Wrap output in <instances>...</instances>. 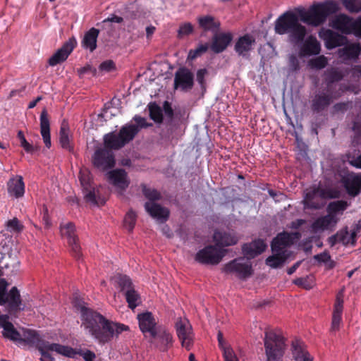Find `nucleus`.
<instances>
[{
	"label": "nucleus",
	"mask_w": 361,
	"mask_h": 361,
	"mask_svg": "<svg viewBox=\"0 0 361 361\" xmlns=\"http://www.w3.org/2000/svg\"><path fill=\"white\" fill-rule=\"evenodd\" d=\"M75 306L80 312L82 326L100 343L110 341L114 333L119 334L129 329L125 324L110 322L100 313L80 303H75Z\"/></svg>",
	"instance_id": "obj_1"
},
{
	"label": "nucleus",
	"mask_w": 361,
	"mask_h": 361,
	"mask_svg": "<svg viewBox=\"0 0 361 361\" xmlns=\"http://www.w3.org/2000/svg\"><path fill=\"white\" fill-rule=\"evenodd\" d=\"M8 285L5 279H0V305H6L8 312L10 314H14L20 310H23L25 305L22 303L20 294L17 287L13 286L7 292ZM8 319V314L0 315V326L4 329L2 332L4 336L12 341L20 340V333Z\"/></svg>",
	"instance_id": "obj_2"
},
{
	"label": "nucleus",
	"mask_w": 361,
	"mask_h": 361,
	"mask_svg": "<svg viewBox=\"0 0 361 361\" xmlns=\"http://www.w3.org/2000/svg\"><path fill=\"white\" fill-rule=\"evenodd\" d=\"M338 5L333 1L313 4L307 11H300L299 16L303 23L317 27L324 24L327 18L337 12Z\"/></svg>",
	"instance_id": "obj_3"
},
{
	"label": "nucleus",
	"mask_w": 361,
	"mask_h": 361,
	"mask_svg": "<svg viewBox=\"0 0 361 361\" xmlns=\"http://www.w3.org/2000/svg\"><path fill=\"white\" fill-rule=\"evenodd\" d=\"M27 340L32 343L42 355L40 361H54V358L49 353V351L56 352L68 357H74L76 354L75 350L69 346L63 345L59 343H51L47 341L42 339L39 335L35 331L28 332Z\"/></svg>",
	"instance_id": "obj_4"
},
{
	"label": "nucleus",
	"mask_w": 361,
	"mask_h": 361,
	"mask_svg": "<svg viewBox=\"0 0 361 361\" xmlns=\"http://www.w3.org/2000/svg\"><path fill=\"white\" fill-rule=\"evenodd\" d=\"M138 133L137 126L131 124L123 126L118 133L111 132L104 137V147L109 150H118L134 139Z\"/></svg>",
	"instance_id": "obj_5"
},
{
	"label": "nucleus",
	"mask_w": 361,
	"mask_h": 361,
	"mask_svg": "<svg viewBox=\"0 0 361 361\" xmlns=\"http://www.w3.org/2000/svg\"><path fill=\"white\" fill-rule=\"evenodd\" d=\"M267 361H282L286 345L284 338L274 331H267L264 339Z\"/></svg>",
	"instance_id": "obj_6"
},
{
	"label": "nucleus",
	"mask_w": 361,
	"mask_h": 361,
	"mask_svg": "<svg viewBox=\"0 0 361 361\" xmlns=\"http://www.w3.org/2000/svg\"><path fill=\"white\" fill-rule=\"evenodd\" d=\"M227 253V250L209 245L200 250L195 259L202 264L216 265L221 262Z\"/></svg>",
	"instance_id": "obj_7"
},
{
	"label": "nucleus",
	"mask_w": 361,
	"mask_h": 361,
	"mask_svg": "<svg viewBox=\"0 0 361 361\" xmlns=\"http://www.w3.org/2000/svg\"><path fill=\"white\" fill-rule=\"evenodd\" d=\"M243 257L235 258L226 263L222 271L226 274H235L238 279L245 280L253 274L252 264L242 262Z\"/></svg>",
	"instance_id": "obj_8"
},
{
	"label": "nucleus",
	"mask_w": 361,
	"mask_h": 361,
	"mask_svg": "<svg viewBox=\"0 0 361 361\" xmlns=\"http://www.w3.org/2000/svg\"><path fill=\"white\" fill-rule=\"evenodd\" d=\"M92 164L94 167L106 171L115 166L116 160L114 152L106 147L95 150L92 156Z\"/></svg>",
	"instance_id": "obj_9"
},
{
	"label": "nucleus",
	"mask_w": 361,
	"mask_h": 361,
	"mask_svg": "<svg viewBox=\"0 0 361 361\" xmlns=\"http://www.w3.org/2000/svg\"><path fill=\"white\" fill-rule=\"evenodd\" d=\"M60 231L61 235L67 238L73 256L76 259H80L82 255L81 247L78 238L75 235V227L73 223L68 222L64 225H61Z\"/></svg>",
	"instance_id": "obj_10"
},
{
	"label": "nucleus",
	"mask_w": 361,
	"mask_h": 361,
	"mask_svg": "<svg viewBox=\"0 0 361 361\" xmlns=\"http://www.w3.org/2000/svg\"><path fill=\"white\" fill-rule=\"evenodd\" d=\"M173 86L176 90L180 89L183 92H188L194 86V75L186 67L179 68L174 75Z\"/></svg>",
	"instance_id": "obj_11"
},
{
	"label": "nucleus",
	"mask_w": 361,
	"mask_h": 361,
	"mask_svg": "<svg viewBox=\"0 0 361 361\" xmlns=\"http://www.w3.org/2000/svg\"><path fill=\"white\" fill-rule=\"evenodd\" d=\"M177 336L181 342L183 347L188 350L190 349L193 343V333L192 326L187 319L179 318L176 322Z\"/></svg>",
	"instance_id": "obj_12"
},
{
	"label": "nucleus",
	"mask_w": 361,
	"mask_h": 361,
	"mask_svg": "<svg viewBox=\"0 0 361 361\" xmlns=\"http://www.w3.org/2000/svg\"><path fill=\"white\" fill-rule=\"evenodd\" d=\"M341 183L350 197H355L361 192V174L348 173L341 177Z\"/></svg>",
	"instance_id": "obj_13"
},
{
	"label": "nucleus",
	"mask_w": 361,
	"mask_h": 361,
	"mask_svg": "<svg viewBox=\"0 0 361 361\" xmlns=\"http://www.w3.org/2000/svg\"><path fill=\"white\" fill-rule=\"evenodd\" d=\"M300 236V235L298 232L290 233L283 231L279 233L271 241V251L286 253V248L293 244L295 238H299Z\"/></svg>",
	"instance_id": "obj_14"
},
{
	"label": "nucleus",
	"mask_w": 361,
	"mask_h": 361,
	"mask_svg": "<svg viewBox=\"0 0 361 361\" xmlns=\"http://www.w3.org/2000/svg\"><path fill=\"white\" fill-rule=\"evenodd\" d=\"M298 18V16L293 12H285L274 23L275 32L280 35L288 34Z\"/></svg>",
	"instance_id": "obj_15"
},
{
	"label": "nucleus",
	"mask_w": 361,
	"mask_h": 361,
	"mask_svg": "<svg viewBox=\"0 0 361 361\" xmlns=\"http://www.w3.org/2000/svg\"><path fill=\"white\" fill-rule=\"evenodd\" d=\"M76 45L77 41L75 37L70 38L49 58L48 61L49 66H55L64 62Z\"/></svg>",
	"instance_id": "obj_16"
},
{
	"label": "nucleus",
	"mask_w": 361,
	"mask_h": 361,
	"mask_svg": "<svg viewBox=\"0 0 361 361\" xmlns=\"http://www.w3.org/2000/svg\"><path fill=\"white\" fill-rule=\"evenodd\" d=\"M154 336H150V342L162 352H166L173 345V336L164 327L158 326Z\"/></svg>",
	"instance_id": "obj_17"
},
{
	"label": "nucleus",
	"mask_w": 361,
	"mask_h": 361,
	"mask_svg": "<svg viewBox=\"0 0 361 361\" xmlns=\"http://www.w3.org/2000/svg\"><path fill=\"white\" fill-rule=\"evenodd\" d=\"M139 323L140 331L146 336L149 334L150 336H154L158 327L157 326V322L153 314L150 312L146 311L140 313L137 316Z\"/></svg>",
	"instance_id": "obj_18"
},
{
	"label": "nucleus",
	"mask_w": 361,
	"mask_h": 361,
	"mask_svg": "<svg viewBox=\"0 0 361 361\" xmlns=\"http://www.w3.org/2000/svg\"><path fill=\"white\" fill-rule=\"evenodd\" d=\"M267 248V244L262 239H255L242 245V252L245 258L252 259L261 255Z\"/></svg>",
	"instance_id": "obj_19"
},
{
	"label": "nucleus",
	"mask_w": 361,
	"mask_h": 361,
	"mask_svg": "<svg viewBox=\"0 0 361 361\" xmlns=\"http://www.w3.org/2000/svg\"><path fill=\"white\" fill-rule=\"evenodd\" d=\"M233 39V35L231 32L214 33L210 49L215 54H219L226 49Z\"/></svg>",
	"instance_id": "obj_20"
},
{
	"label": "nucleus",
	"mask_w": 361,
	"mask_h": 361,
	"mask_svg": "<svg viewBox=\"0 0 361 361\" xmlns=\"http://www.w3.org/2000/svg\"><path fill=\"white\" fill-rule=\"evenodd\" d=\"M335 98L332 91L322 92L316 94L312 102V110L317 113L321 112L326 109Z\"/></svg>",
	"instance_id": "obj_21"
},
{
	"label": "nucleus",
	"mask_w": 361,
	"mask_h": 361,
	"mask_svg": "<svg viewBox=\"0 0 361 361\" xmlns=\"http://www.w3.org/2000/svg\"><path fill=\"white\" fill-rule=\"evenodd\" d=\"M146 212L154 219L161 222H166L169 218L170 212L169 209L162 207L159 204L147 202L145 204Z\"/></svg>",
	"instance_id": "obj_22"
},
{
	"label": "nucleus",
	"mask_w": 361,
	"mask_h": 361,
	"mask_svg": "<svg viewBox=\"0 0 361 361\" xmlns=\"http://www.w3.org/2000/svg\"><path fill=\"white\" fill-rule=\"evenodd\" d=\"M109 182L121 190H126L129 185L128 174L124 169H116L108 173Z\"/></svg>",
	"instance_id": "obj_23"
},
{
	"label": "nucleus",
	"mask_w": 361,
	"mask_h": 361,
	"mask_svg": "<svg viewBox=\"0 0 361 361\" xmlns=\"http://www.w3.org/2000/svg\"><path fill=\"white\" fill-rule=\"evenodd\" d=\"M8 193L16 199L23 197L25 194V183L21 176L11 177L7 183Z\"/></svg>",
	"instance_id": "obj_24"
},
{
	"label": "nucleus",
	"mask_w": 361,
	"mask_h": 361,
	"mask_svg": "<svg viewBox=\"0 0 361 361\" xmlns=\"http://www.w3.org/2000/svg\"><path fill=\"white\" fill-rule=\"evenodd\" d=\"M321 51V46L317 38L309 36L300 48L299 55L301 57L317 55Z\"/></svg>",
	"instance_id": "obj_25"
},
{
	"label": "nucleus",
	"mask_w": 361,
	"mask_h": 361,
	"mask_svg": "<svg viewBox=\"0 0 361 361\" xmlns=\"http://www.w3.org/2000/svg\"><path fill=\"white\" fill-rule=\"evenodd\" d=\"M255 44V37L249 34H245L238 38L234 46V50L239 56L245 57L252 50Z\"/></svg>",
	"instance_id": "obj_26"
},
{
	"label": "nucleus",
	"mask_w": 361,
	"mask_h": 361,
	"mask_svg": "<svg viewBox=\"0 0 361 361\" xmlns=\"http://www.w3.org/2000/svg\"><path fill=\"white\" fill-rule=\"evenodd\" d=\"M353 19L345 14L337 15L331 22V26L342 33L352 34Z\"/></svg>",
	"instance_id": "obj_27"
},
{
	"label": "nucleus",
	"mask_w": 361,
	"mask_h": 361,
	"mask_svg": "<svg viewBox=\"0 0 361 361\" xmlns=\"http://www.w3.org/2000/svg\"><path fill=\"white\" fill-rule=\"evenodd\" d=\"M0 263L1 269L6 275L16 272L20 265V261L17 255L9 252L1 257Z\"/></svg>",
	"instance_id": "obj_28"
},
{
	"label": "nucleus",
	"mask_w": 361,
	"mask_h": 361,
	"mask_svg": "<svg viewBox=\"0 0 361 361\" xmlns=\"http://www.w3.org/2000/svg\"><path fill=\"white\" fill-rule=\"evenodd\" d=\"M213 240L215 242V245L219 248L234 245L238 242V238L235 235L220 231L214 232Z\"/></svg>",
	"instance_id": "obj_29"
},
{
	"label": "nucleus",
	"mask_w": 361,
	"mask_h": 361,
	"mask_svg": "<svg viewBox=\"0 0 361 361\" xmlns=\"http://www.w3.org/2000/svg\"><path fill=\"white\" fill-rule=\"evenodd\" d=\"M40 133L45 146L50 148L51 146L50 135V123L48 113L46 109H44L40 114Z\"/></svg>",
	"instance_id": "obj_30"
},
{
	"label": "nucleus",
	"mask_w": 361,
	"mask_h": 361,
	"mask_svg": "<svg viewBox=\"0 0 361 361\" xmlns=\"http://www.w3.org/2000/svg\"><path fill=\"white\" fill-rule=\"evenodd\" d=\"M347 43L348 39L346 37L332 30L326 31L325 44L327 49H332L337 47L345 45Z\"/></svg>",
	"instance_id": "obj_31"
},
{
	"label": "nucleus",
	"mask_w": 361,
	"mask_h": 361,
	"mask_svg": "<svg viewBox=\"0 0 361 361\" xmlns=\"http://www.w3.org/2000/svg\"><path fill=\"white\" fill-rule=\"evenodd\" d=\"M197 22L200 28L203 31H210L214 34L218 32L221 26L220 22L209 15L199 17Z\"/></svg>",
	"instance_id": "obj_32"
},
{
	"label": "nucleus",
	"mask_w": 361,
	"mask_h": 361,
	"mask_svg": "<svg viewBox=\"0 0 361 361\" xmlns=\"http://www.w3.org/2000/svg\"><path fill=\"white\" fill-rule=\"evenodd\" d=\"M307 35L306 27L299 23V19L296 20L294 26L291 28L288 33V38L290 42L293 44H299L304 41Z\"/></svg>",
	"instance_id": "obj_33"
},
{
	"label": "nucleus",
	"mask_w": 361,
	"mask_h": 361,
	"mask_svg": "<svg viewBox=\"0 0 361 361\" xmlns=\"http://www.w3.org/2000/svg\"><path fill=\"white\" fill-rule=\"evenodd\" d=\"M293 356L295 361H313L303 343L295 341L292 343Z\"/></svg>",
	"instance_id": "obj_34"
},
{
	"label": "nucleus",
	"mask_w": 361,
	"mask_h": 361,
	"mask_svg": "<svg viewBox=\"0 0 361 361\" xmlns=\"http://www.w3.org/2000/svg\"><path fill=\"white\" fill-rule=\"evenodd\" d=\"M337 216H333L327 213L326 215L317 218L312 224V228L314 231L326 230L331 225L335 226L338 221Z\"/></svg>",
	"instance_id": "obj_35"
},
{
	"label": "nucleus",
	"mask_w": 361,
	"mask_h": 361,
	"mask_svg": "<svg viewBox=\"0 0 361 361\" xmlns=\"http://www.w3.org/2000/svg\"><path fill=\"white\" fill-rule=\"evenodd\" d=\"M99 34V30L97 28L92 27L87 32H85L84 37L82 40V46L85 49L93 51L97 48V41Z\"/></svg>",
	"instance_id": "obj_36"
},
{
	"label": "nucleus",
	"mask_w": 361,
	"mask_h": 361,
	"mask_svg": "<svg viewBox=\"0 0 361 361\" xmlns=\"http://www.w3.org/2000/svg\"><path fill=\"white\" fill-rule=\"evenodd\" d=\"M361 52V46L359 43L345 44L338 51L339 56L345 59H356Z\"/></svg>",
	"instance_id": "obj_37"
},
{
	"label": "nucleus",
	"mask_w": 361,
	"mask_h": 361,
	"mask_svg": "<svg viewBox=\"0 0 361 361\" xmlns=\"http://www.w3.org/2000/svg\"><path fill=\"white\" fill-rule=\"evenodd\" d=\"M350 204V202L344 200L333 201L328 204L326 212L333 216H336L338 214H342Z\"/></svg>",
	"instance_id": "obj_38"
},
{
	"label": "nucleus",
	"mask_w": 361,
	"mask_h": 361,
	"mask_svg": "<svg viewBox=\"0 0 361 361\" xmlns=\"http://www.w3.org/2000/svg\"><path fill=\"white\" fill-rule=\"evenodd\" d=\"M317 191L319 196L324 200L339 199L342 196L341 190L335 186L318 187Z\"/></svg>",
	"instance_id": "obj_39"
},
{
	"label": "nucleus",
	"mask_w": 361,
	"mask_h": 361,
	"mask_svg": "<svg viewBox=\"0 0 361 361\" xmlns=\"http://www.w3.org/2000/svg\"><path fill=\"white\" fill-rule=\"evenodd\" d=\"M343 300L338 297L336 298V301L334 305V310L333 313L332 322L331 330L333 331H338L339 326L341 322V315L343 312Z\"/></svg>",
	"instance_id": "obj_40"
},
{
	"label": "nucleus",
	"mask_w": 361,
	"mask_h": 361,
	"mask_svg": "<svg viewBox=\"0 0 361 361\" xmlns=\"http://www.w3.org/2000/svg\"><path fill=\"white\" fill-rule=\"evenodd\" d=\"M273 255L266 259V264L271 268H278L281 266L288 258L284 252H272Z\"/></svg>",
	"instance_id": "obj_41"
},
{
	"label": "nucleus",
	"mask_w": 361,
	"mask_h": 361,
	"mask_svg": "<svg viewBox=\"0 0 361 361\" xmlns=\"http://www.w3.org/2000/svg\"><path fill=\"white\" fill-rule=\"evenodd\" d=\"M68 130V127L66 125H61L59 132V143L63 149L73 152V145L70 140Z\"/></svg>",
	"instance_id": "obj_42"
},
{
	"label": "nucleus",
	"mask_w": 361,
	"mask_h": 361,
	"mask_svg": "<svg viewBox=\"0 0 361 361\" xmlns=\"http://www.w3.org/2000/svg\"><path fill=\"white\" fill-rule=\"evenodd\" d=\"M189 113L185 107H179L175 109L173 121L171 126L177 128L180 124L187 123Z\"/></svg>",
	"instance_id": "obj_43"
},
{
	"label": "nucleus",
	"mask_w": 361,
	"mask_h": 361,
	"mask_svg": "<svg viewBox=\"0 0 361 361\" xmlns=\"http://www.w3.org/2000/svg\"><path fill=\"white\" fill-rule=\"evenodd\" d=\"M317 195H319V191H317V188H314L313 190L307 192L305 194V199L303 201L305 207L312 209H320L321 206L319 203L314 201V198Z\"/></svg>",
	"instance_id": "obj_44"
},
{
	"label": "nucleus",
	"mask_w": 361,
	"mask_h": 361,
	"mask_svg": "<svg viewBox=\"0 0 361 361\" xmlns=\"http://www.w3.org/2000/svg\"><path fill=\"white\" fill-rule=\"evenodd\" d=\"M115 281L122 292L125 293L134 288L130 278L127 275L121 274H116L115 276Z\"/></svg>",
	"instance_id": "obj_45"
},
{
	"label": "nucleus",
	"mask_w": 361,
	"mask_h": 361,
	"mask_svg": "<svg viewBox=\"0 0 361 361\" xmlns=\"http://www.w3.org/2000/svg\"><path fill=\"white\" fill-rule=\"evenodd\" d=\"M148 109L152 120L157 123L163 122L162 109L156 102H150L148 104Z\"/></svg>",
	"instance_id": "obj_46"
},
{
	"label": "nucleus",
	"mask_w": 361,
	"mask_h": 361,
	"mask_svg": "<svg viewBox=\"0 0 361 361\" xmlns=\"http://www.w3.org/2000/svg\"><path fill=\"white\" fill-rule=\"evenodd\" d=\"M343 78V73L337 69L329 71L326 75L327 91H331L332 84L341 81Z\"/></svg>",
	"instance_id": "obj_47"
},
{
	"label": "nucleus",
	"mask_w": 361,
	"mask_h": 361,
	"mask_svg": "<svg viewBox=\"0 0 361 361\" xmlns=\"http://www.w3.org/2000/svg\"><path fill=\"white\" fill-rule=\"evenodd\" d=\"M126 296V302L128 304V307L133 310L137 306H138L140 297L137 291L135 290L134 288L130 290H127L124 293Z\"/></svg>",
	"instance_id": "obj_48"
},
{
	"label": "nucleus",
	"mask_w": 361,
	"mask_h": 361,
	"mask_svg": "<svg viewBox=\"0 0 361 361\" xmlns=\"http://www.w3.org/2000/svg\"><path fill=\"white\" fill-rule=\"evenodd\" d=\"M142 190L145 197L149 201L154 202L159 200L161 198V195L158 190L147 188L145 185H142Z\"/></svg>",
	"instance_id": "obj_49"
},
{
	"label": "nucleus",
	"mask_w": 361,
	"mask_h": 361,
	"mask_svg": "<svg viewBox=\"0 0 361 361\" xmlns=\"http://www.w3.org/2000/svg\"><path fill=\"white\" fill-rule=\"evenodd\" d=\"M344 7L350 13L361 11V0H341Z\"/></svg>",
	"instance_id": "obj_50"
},
{
	"label": "nucleus",
	"mask_w": 361,
	"mask_h": 361,
	"mask_svg": "<svg viewBox=\"0 0 361 361\" xmlns=\"http://www.w3.org/2000/svg\"><path fill=\"white\" fill-rule=\"evenodd\" d=\"M209 49L207 43L199 44L196 49H190L188 53V59L194 60L205 53Z\"/></svg>",
	"instance_id": "obj_51"
},
{
	"label": "nucleus",
	"mask_w": 361,
	"mask_h": 361,
	"mask_svg": "<svg viewBox=\"0 0 361 361\" xmlns=\"http://www.w3.org/2000/svg\"><path fill=\"white\" fill-rule=\"evenodd\" d=\"M136 219L137 214L132 209L126 214L124 218V226L129 232H131L133 230L136 223Z\"/></svg>",
	"instance_id": "obj_52"
},
{
	"label": "nucleus",
	"mask_w": 361,
	"mask_h": 361,
	"mask_svg": "<svg viewBox=\"0 0 361 361\" xmlns=\"http://www.w3.org/2000/svg\"><path fill=\"white\" fill-rule=\"evenodd\" d=\"M17 137L20 141V146L25 149L27 153L32 154L35 150H37V147H35L33 145L30 144L25 139L23 132L19 130L17 134Z\"/></svg>",
	"instance_id": "obj_53"
},
{
	"label": "nucleus",
	"mask_w": 361,
	"mask_h": 361,
	"mask_svg": "<svg viewBox=\"0 0 361 361\" xmlns=\"http://www.w3.org/2000/svg\"><path fill=\"white\" fill-rule=\"evenodd\" d=\"M294 284L299 287L310 290L313 286V280L312 276L300 277L293 281Z\"/></svg>",
	"instance_id": "obj_54"
},
{
	"label": "nucleus",
	"mask_w": 361,
	"mask_h": 361,
	"mask_svg": "<svg viewBox=\"0 0 361 361\" xmlns=\"http://www.w3.org/2000/svg\"><path fill=\"white\" fill-rule=\"evenodd\" d=\"M194 31V27L190 23H184L179 26L178 30V37L182 38L192 34Z\"/></svg>",
	"instance_id": "obj_55"
},
{
	"label": "nucleus",
	"mask_w": 361,
	"mask_h": 361,
	"mask_svg": "<svg viewBox=\"0 0 361 361\" xmlns=\"http://www.w3.org/2000/svg\"><path fill=\"white\" fill-rule=\"evenodd\" d=\"M309 64L312 68L322 69L327 65V59L324 56H319L315 59H311Z\"/></svg>",
	"instance_id": "obj_56"
},
{
	"label": "nucleus",
	"mask_w": 361,
	"mask_h": 361,
	"mask_svg": "<svg viewBox=\"0 0 361 361\" xmlns=\"http://www.w3.org/2000/svg\"><path fill=\"white\" fill-rule=\"evenodd\" d=\"M208 75V71L206 68H200L197 70L196 73V80L201 89L203 91L206 90V80L205 77Z\"/></svg>",
	"instance_id": "obj_57"
},
{
	"label": "nucleus",
	"mask_w": 361,
	"mask_h": 361,
	"mask_svg": "<svg viewBox=\"0 0 361 361\" xmlns=\"http://www.w3.org/2000/svg\"><path fill=\"white\" fill-rule=\"evenodd\" d=\"M163 111L165 114V116L169 119V123L170 125H172L173 121L175 111L173 109V108L171 106V104L169 102L165 101L164 102L162 111Z\"/></svg>",
	"instance_id": "obj_58"
},
{
	"label": "nucleus",
	"mask_w": 361,
	"mask_h": 361,
	"mask_svg": "<svg viewBox=\"0 0 361 361\" xmlns=\"http://www.w3.org/2000/svg\"><path fill=\"white\" fill-rule=\"evenodd\" d=\"M79 179L83 190H87L88 188H91L90 178L88 171H80L79 174Z\"/></svg>",
	"instance_id": "obj_59"
},
{
	"label": "nucleus",
	"mask_w": 361,
	"mask_h": 361,
	"mask_svg": "<svg viewBox=\"0 0 361 361\" xmlns=\"http://www.w3.org/2000/svg\"><path fill=\"white\" fill-rule=\"evenodd\" d=\"M336 234L338 235L339 243L344 245L349 244V231L347 226L338 231Z\"/></svg>",
	"instance_id": "obj_60"
},
{
	"label": "nucleus",
	"mask_w": 361,
	"mask_h": 361,
	"mask_svg": "<svg viewBox=\"0 0 361 361\" xmlns=\"http://www.w3.org/2000/svg\"><path fill=\"white\" fill-rule=\"evenodd\" d=\"M6 226L11 231L16 232L21 231L23 227L17 218L8 221Z\"/></svg>",
	"instance_id": "obj_61"
},
{
	"label": "nucleus",
	"mask_w": 361,
	"mask_h": 361,
	"mask_svg": "<svg viewBox=\"0 0 361 361\" xmlns=\"http://www.w3.org/2000/svg\"><path fill=\"white\" fill-rule=\"evenodd\" d=\"M85 199L87 202H91L94 204H98L96 199V195L94 188H88L87 190H84Z\"/></svg>",
	"instance_id": "obj_62"
},
{
	"label": "nucleus",
	"mask_w": 361,
	"mask_h": 361,
	"mask_svg": "<svg viewBox=\"0 0 361 361\" xmlns=\"http://www.w3.org/2000/svg\"><path fill=\"white\" fill-rule=\"evenodd\" d=\"M223 355L225 361H238L231 348H223Z\"/></svg>",
	"instance_id": "obj_63"
},
{
	"label": "nucleus",
	"mask_w": 361,
	"mask_h": 361,
	"mask_svg": "<svg viewBox=\"0 0 361 361\" xmlns=\"http://www.w3.org/2000/svg\"><path fill=\"white\" fill-rule=\"evenodd\" d=\"M352 33L357 37H361V18H358L356 20H353Z\"/></svg>",
	"instance_id": "obj_64"
}]
</instances>
